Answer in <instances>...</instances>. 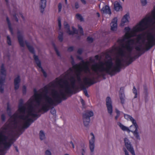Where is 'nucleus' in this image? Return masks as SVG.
<instances>
[{"label":"nucleus","instance_id":"nucleus-1","mask_svg":"<svg viewBox=\"0 0 155 155\" xmlns=\"http://www.w3.org/2000/svg\"><path fill=\"white\" fill-rule=\"evenodd\" d=\"M155 25V7L151 15L147 16L134 26L132 29L129 27L125 28V34L122 38L118 40V46L114 45L110 49L102 53L101 55L95 56V58H112L122 57L130 53L134 48L138 51L149 49L155 44V36L151 33L146 36L144 34L138 35L136 38L130 39L136 36L138 32Z\"/></svg>","mask_w":155,"mask_h":155},{"label":"nucleus","instance_id":"nucleus-2","mask_svg":"<svg viewBox=\"0 0 155 155\" xmlns=\"http://www.w3.org/2000/svg\"><path fill=\"white\" fill-rule=\"evenodd\" d=\"M136 59H108L104 63L101 62L93 64L92 68L95 72H105L112 76L120 72L121 69H124Z\"/></svg>","mask_w":155,"mask_h":155},{"label":"nucleus","instance_id":"nucleus-3","mask_svg":"<svg viewBox=\"0 0 155 155\" xmlns=\"http://www.w3.org/2000/svg\"><path fill=\"white\" fill-rule=\"evenodd\" d=\"M8 127V124L5 125V127L2 128V130H0V146L2 147V146H3V149L0 150L2 152L4 150H8L13 143V138L10 139L8 142L7 141L8 137L5 135L4 130H7Z\"/></svg>","mask_w":155,"mask_h":155},{"label":"nucleus","instance_id":"nucleus-4","mask_svg":"<svg viewBox=\"0 0 155 155\" xmlns=\"http://www.w3.org/2000/svg\"><path fill=\"white\" fill-rule=\"evenodd\" d=\"M69 80L71 82V89L69 86L68 82L67 80L63 81L62 79H61L59 81V83L63 82V83L65 85V91L68 95H70L71 96L73 94H75L78 92L79 88L75 86L76 80L74 77L71 76L69 79Z\"/></svg>","mask_w":155,"mask_h":155},{"label":"nucleus","instance_id":"nucleus-5","mask_svg":"<svg viewBox=\"0 0 155 155\" xmlns=\"http://www.w3.org/2000/svg\"><path fill=\"white\" fill-rule=\"evenodd\" d=\"M73 64V68L76 69L78 68V70L77 71L76 74V78L78 81H81V71H84L85 72L90 71V69L87 62H83L82 63V66L81 67H80L81 64Z\"/></svg>","mask_w":155,"mask_h":155},{"label":"nucleus","instance_id":"nucleus-6","mask_svg":"<svg viewBox=\"0 0 155 155\" xmlns=\"http://www.w3.org/2000/svg\"><path fill=\"white\" fill-rule=\"evenodd\" d=\"M52 95L54 101L58 104L61 103L62 100H65L67 99L66 94L61 91H60L59 94L57 91L53 90Z\"/></svg>","mask_w":155,"mask_h":155},{"label":"nucleus","instance_id":"nucleus-7","mask_svg":"<svg viewBox=\"0 0 155 155\" xmlns=\"http://www.w3.org/2000/svg\"><path fill=\"white\" fill-rule=\"evenodd\" d=\"M0 74L1 75L0 78V92L2 93L4 92L3 86L5 82L6 76V71L5 67L4 64H2L0 69Z\"/></svg>","mask_w":155,"mask_h":155},{"label":"nucleus","instance_id":"nucleus-8","mask_svg":"<svg viewBox=\"0 0 155 155\" xmlns=\"http://www.w3.org/2000/svg\"><path fill=\"white\" fill-rule=\"evenodd\" d=\"M64 25L65 29L66 32L70 35H73L74 34H78L81 35H83V31L82 27L80 25H78V31L74 27H72V28L73 31H70L69 29V26L67 23L65 22L64 23Z\"/></svg>","mask_w":155,"mask_h":155},{"label":"nucleus","instance_id":"nucleus-9","mask_svg":"<svg viewBox=\"0 0 155 155\" xmlns=\"http://www.w3.org/2000/svg\"><path fill=\"white\" fill-rule=\"evenodd\" d=\"M118 125L120 127V128L123 131H126L128 132H130V131L132 132L133 133V134L134 136L138 140H140V137L139 136V135L138 132H137V129L138 128V126L137 124V130L135 131V130H134L133 131H132L133 130H134L135 129L133 127H132V129H130L131 126L130 127V129H129L127 127L124 126L120 122H118L117 123Z\"/></svg>","mask_w":155,"mask_h":155},{"label":"nucleus","instance_id":"nucleus-10","mask_svg":"<svg viewBox=\"0 0 155 155\" xmlns=\"http://www.w3.org/2000/svg\"><path fill=\"white\" fill-rule=\"evenodd\" d=\"M94 114L92 111L87 110L85 111L83 114V118L84 125L87 127L90 121V117L93 116Z\"/></svg>","mask_w":155,"mask_h":155},{"label":"nucleus","instance_id":"nucleus-11","mask_svg":"<svg viewBox=\"0 0 155 155\" xmlns=\"http://www.w3.org/2000/svg\"><path fill=\"white\" fill-rule=\"evenodd\" d=\"M19 117L20 119L25 121L22 127L23 128H28L34 122V120L32 118H29L28 116H25L24 114L20 115Z\"/></svg>","mask_w":155,"mask_h":155},{"label":"nucleus","instance_id":"nucleus-12","mask_svg":"<svg viewBox=\"0 0 155 155\" xmlns=\"http://www.w3.org/2000/svg\"><path fill=\"white\" fill-rule=\"evenodd\" d=\"M47 103L45 104L42 105V107L40 110L39 111V112L41 111V110L43 111L44 112H46L48 111L50 108H51L52 106H53L54 104V101L52 99V101H48L46 98H44Z\"/></svg>","mask_w":155,"mask_h":155},{"label":"nucleus","instance_id":"nucleus-13","mask_svg":"<svg viewBox=\"0 0 155 155\" xmlns=\"http://www.w3.org/2000/svg\"><path fill=\"white\" fill-rule=\"evenodd\" d=\"M18 39L19 41V43L20 45L22 46L23 47L24 45L25 44H26L27 47H28L29 51L31 53H34V49L33 47L29 45V44L25 41V43L24 42L23 40V38L21 34L19 32H18Z\"/></svg>","mask_w":155,"mask_h":155},{"label":"nucleus","instance_id":"nucleus-14","mask_svg":"<svg viewBox=\"0 0 155 155\" xmlns=\"http://www.w3.org/2000/svg\"><path fill=\"white\" fill-rule=\"evenodd\" d=\"M49 89V88L48 86L46 85L40 90H41L43 93V94H42V97H43L44 98H46L48 101H52V99L48 95Z\"/></svg>","mask_w":155,"mask_h":155},{"label":"nucleus","instance_id":"nucleus-15","mask_svg":"<svg viewBox=\"0 0 155 155\" xmlns=\"http://www.w3.org/2000/svg\"><path fill=\"white\" fill-rule=\"evenodd\" d=\"M106 104L108 113L111 115L113 111V107L111 99L109 97H107L106 99Z\"/></svg>","mask_w":155,"mask_h":155},{"label":"nucleus","instance_id":"nucleus-16","mask_svg":"<svg viewBox=\"0 0 155 155\" xmlns=\"http://www.w3.org/2000/svg\"><path fill=\"white\" fill-rule=\"evenodd\" d=\"M125 146L127 149L132 155H135L134 149L131 146L129 140L127 138H125L124 139Z\"/></svg>","mask_w":155,"mask_h":155},{"label":"nucleus","instance_id":"nucleus-17","mask_svg":"<svg viewBox=\"0 0 155 155\" xmlns=\"http://www.w3.org/2000/svg\"><path fill=\"white\" fill-rule=\"evenodd\" d=\"M33 91L34 93L35 101L39 105L42 98V93L41 94H38L36 89L35 88L34 89Z\"/></svg>","mask_w":155,"mask_h":155},{"label":"nucleus","instance_id":"nucleus-18","mask_svg":"<svg viewBox=\"0 0 155 155\" xmlns=\"http://www.w3.org/2000/svg\"><path fill=\"white\" fill-rule=\"evenodd\" d=\"M124 117L127 120H130L132 122L133 124L131 126L130 129H132V127H133L135 129L133 130L132 131L134 130L135 131L137 130L136 126H137V124L136 120L131 116L127 114H124Z\"/></svg>","mask_w":155,"mask_h":155},{"label":"nucleus","instance_id":"nucleus-19","mask_svg":"<svg viewBox=\"0 0 155 155\" xmlns=\"http://www.w3.org/2000/svg\"><path fill=\"white\" fill-rule=\"evenodd\" d=\"M83 81L85 85H87L88 86H90L96 83L94 77H93L92 79L85 78L84 79Z\"/></svg>","mask_w":155,"mask_h":155},{"label":"nucleus","instance_id":"nucleus-20","mask_svg":"<svg viewBox=\"0 0 155 155\" xmlns=\"http://www.w3.org/2000/svg\"><path fill=\"white\" fill-rule=\"evenodd\" d=\"M24 101L22 99H20L19 101L18 106V110L20 113L24 114L26 108L23 104Z\"/></svg>","mask_w":155,"mask_h":155},{"label":"nucleus","instance_id":"nucleus-21","mask_svg":"<svg viewBox=\"0 0 155 155\" xmlns=\"http://www.w3.org/2000/svg\"><path fill=\"white\" fill-rule=\"evenodd\" d=\"M117 18H114L110 24L111 30L113 31H116L117 29Z\"/></svg>","mask_w":155,"mask_h":155},{"label":"nucleus","instance_id":"nucleus-22","mask_svg":"<svg viewBox=\"0 0 155 155\" xmlns=\"http://www.w3.org/2000/svg\"><path fill=\"white\" fill-rule=\"evenodd\" d=\"M124 87H121L119 92V97L121 101V103L123 104L125 103V95L124 94Z\"/></svg>","mask_w":155,"mask_h":155},{"label":"nucleus","instance_id":"nucleus-23","mask_svg":"<svg viewBox=\"0 0 155 155\" xmlns=\"http://www.w3.org/2000/svg\"><path fill=\"white\" fill-rule=\"evenodd\" d=\"M91 135L92 136V137L89 140V147L91 152H93L94 148V137L92 133H91Z\"/></svg>","mask_w":155,"mask_h":155},{"label":"nucleus","instance_id":"nucleus-24","mask_svg":"<svg viewBox=\"0 0 155 155\" xmlns=\"http://www.w3.org/2000/svg\"><path fill=\"white\" fill-rule=\"evenodd\" d=\"M129 18V15L127 14L124 15L122 18L120 25L121 26H124L126 23L129 22L128 19Z\"/></svg>","mask_w":155,"mask_h":155},{"label":"nucleus","instance_id":"nucleus-25","mask_svg":"<svg viewBox=\"0 0 155 155\" xmlns=\"http://www.w3.org/2000/svg\"><path fill=\"white\" fill-rule=\"evenodd\" d=\"M20 81L21 79L19 75H18V76L14 79V89L15 90H17L19 88Z\"/></svg>","mask_w":155,"mask_h":155},{"label":"nucleus","instance_id":"nucleus-26","mask_svg":"<svg viewBox=\"0 0 155 155\" xmlns=\"http://www.w3.org/2000/svg\"><path fill=\"white\" fill-rule=\"evenodd\" d=\"M46 0H40L39 4L41 12L42 13L45 8L46 5Z\"/></svg>","mask_w":155,"mask_h":155},{"label":"nucleus","instance_id":"nucleus-27","mask_svg":"<svg viewBox=\"0 0 155 155\" xmlns=\"http://www.w3.org/2000/svg\"><path fill=\"white\" fill-rule=\"evenodd\" d=\"M114 8L115 10L117 11H119L122 9V7L120 3L118 2H116L114 3Z\"/></svg>","mask_w":155,"mask_h":155},{"label":"nucleus","instance_id":"nucleus-28","mask_svg":"<svg viewBox=\"0 0 155 155\" xmlns=\"http://www.w3.org/2000/svg\"><path fill=\"white\" fill-rule=\"evenodd\" d=\"M102 11L104 13L108 14H111L110 10L109 7L107 6L106 5L104 7H103L102 9Z\"/></svg>","mask_w":155,"mask_h":155},{"label":"nucleus","instance_id":"nucleus-29","mask_svg":"<svg viewBox=\"0 0 155 155\" xmlns=\"http://www.w3.org/2000/svg\"><path fill=\"white\" fill-rule=\"evenodd\" d=\"M19 116H18V114H17L15 113L12 116H11V118L14 119V120L13 121V122H14V125H16V126L15 127V128H16L17 126L16 124H17V122L16 121V118L19 117Z\"/></svg>","mask_w":155,"mask_h":155},{"label":"nucleus","instance_id":"nucleus-30","mask_svg":"<svg viewBox=\"0 0 155 155\" xmlns=\"http://www.w3.org/2000/svg\"><path fill=\"white\" fill-rule=\"evenodd\" d=\"M35 62L37 66L38 67V69L40 70L42 68L41 66V61L39 60V59H34Z\"/></svg>","mask_w":155,"mask_h":155},{"label":"nucleus","instance_id":"nucleus-31","mask_svg":"<svg viewBox=\"0 0 155 155\" xmlns=\"http://www.w3.org/2000/svg\"><path fill=\"white\" fill-rule=\"evenodd\" d=\"M24 128H23V127L22 128H18V129L17 131V133L15 134H14V136H18V137H19V135L22 134L23 132V129Z\"/></svg>","mask_w":155,"mask_h":155},{"label":"nucleus","instance_id":"nucleus-32","mask_svg":"<svg viewBox=\"0 0 155 155\" xmlns=\"http://www.w3.org/2000/svg\"><path fill=\"white\" fill-rule=\"evenodd\" d=\"M35 112L33 107L31 105H30L28 107V114L27 116L29 117V115H30V113H32Z\"/></svg>","mask_w":155,"mask_h":155},{"label":"nucleus","instance_id":"nucleus-33","mask_svg":"<svg viewBox=\"0 0 155 155\" xmlns=\"http://www.w3.org/2000/svg\"><path fill=\"white\" fill-rule=\"evenodd\" d=\"M30 113V115H29V116H31L33 118H35V119L34 120V121L40 116V115L36 114H34L33 113Z\"/></svg>","mask_w":155,"mask_h":155},{"label":"nucleus","instance_id":"nucleus-34","mask_svg":"<svg viewBox=\"0 0 155 155\" xmlns=\"http://www.w3.org/2000/svg\"><path fill=\"white\" fill-rule=\"evenodd\" d=\"M82 88L84 89V92L85 95L87 97H89V96L88 94L87 91L85 86L84 85H81Z\"/></svg>","mask_w":155,"mask_h":155},{"label":"nucleus","instance_id":"nucleus-35","mask_svg":"<svg viewBox=\"0 0 155 155\" xmlns=\"http://www.w3.org/2000/svg\"><path fill=\"white\" fill-rule=\"evenodd\" d=\"M40 138L41 140H42L45 138V134L44 132L41 130L39 133Z\"/></svg>","mask_w":155,"mask_h":155},{"label":"nucleus","instance_id":"nucleus-36","mask_svg":"<svg viewBox=\"0 0 155 155\" xmlns=\"http://www.w3.org/2000/svg\"><path fill=\"white\" fill-rule=\"evenodd\" d=\"M133 92L135 96L134 98H136L137 97V90L134 86L133 87Z\"/></svg>","mask_w":155,"mask_h":155},{"label":"nucleus","instance_id":"nucleus-37","mask_svg":"<svg viewBox=\"0 0 155 155\" xmlns=\"http://www.w3.org/2000/svg\"><path fill=\"white\" fill-rule=\"evenodd\" d=\"M6 20H7V21L8 22V27H9V30H10V32H11V33L12 34H13V32H12V28H11V24H10V21H9V20L8 18V17L7 18Z\"/></svg>","mask_w":155,"mask_h":155},{"label":"nucleus","instance_id":"nucleus-38","mask_svg":"<svg viewBox=\"0 0 155 155\" xmlns=\"http://www.w3.org/2000/svg\"><path fill=\"white\" fill-rule=\"evenodd\" d=\"M76 16V18L81 21H82L83 20V17L81 15L79 14H77Z\"/></svg>","mask_w":155,"mask_h":155},{"label":"nucleus","instance_id":"nucleus-39","mask_svg":"<svg viewBox=\"0 0 155 155\" xmlns=\"http://www.w3.org/2000/svg\"><path fill=\"white\" fill-rule=\"evenodd\" d=\"M59 40L61 41L63 40V33L62 32H59V36H58Z\"/></svg>","mask_w":155,"mask_h":155},{"label":"nucleus","instance_id":"nucleus-40","mask_svg":"<svg viewBox=\"0 0 155 155\" xmlns=\"http://www.w3.org/2000/svg\"><path fill=\"white\" fill-rule=\"evenodd\" d=\"M38 70L39 71H41L42 73H43V75L44 77H47V74L45 71H44V70L43 69V68H41V69H38Z\"/></svg>","mask_w":155,"mask_h":155},{"label":"nucleus","instance_id":"nucleus-41","mask_svg":"<svg viewBox=\"0 0 155 155\" xmlns=\"http://www.w3.org/2000/svg\"><path fill=\"white\" fill-rule=\"evenodd\" d=\"M58 25L59 27V29L60 30L61 28V18L59 17L58 19Z\"/></svg>","mask_w":155,"mask_h":155},{"label":"nucleus","instance_id":"nucleus-42","mask_svg":"<svg viewBox=\"0 0 155 155\" xmlns=\"http://www.w3.org/2000/svg\"><path fill=\"white\" fill-rule=\"evenodd\" d=\"M22 93L23 95H25L26 93V86L24 85L22 87Z\"/></svg>","mask_w":155,"mask_h":155},{"label":"nucleus","instance_id":"nucleus-43","mask_svg":"<svg viewBox=\"0 0 155 155\" xmlns=\"http://www.w3.org/2000/svg\"><path fill=\"white\" fill-rule=\"evenodd\" d=\"M51 113L53 115H54L56 114V111L54 108H52L50 111Z\"/></svg>","mask_w":155,"mask_h":155},{"label":"nucleus","instance_id":"nucleus-44","mask_svg":"<svg viewBox=\"0 0 155 155\" xmlns=\"http://www.w3.org/2000/svg\"><path fill=\"white\" fill-rule=\"evenodd\" d=\"M7 41L8 45H11V41L10 40V38L8 36H7Z\"/></svg>","mask_w":155,"mask_h":155},{"label":"nucleus","instance_id":"nucleus-45","mask_svg":"<svg viewBox=\"0 0 155 155\" xmlns=\"http://www.w3.org/2000/svg\"><path fill=\"white\" fill-rule=\"evenodd\" d=\"M140 1L143 5H145L147 4V0H140Z\"/></svg>","mask_w":155,"mask_h":155},{"label":"nucleus","instance_id":"nucleus-46","mask_svg":"<svg viewBox=\"0 0 155 155\" xmlns=\"http://www.w3.org/2000/svg\"><path fill=\"white\" fill-rule=\"evenodd\" d=\"M58 8L59 12H61L62 9V5L61 3H60L58 4Z\"/></svg>","mask_w":155,"mask_h":155},{"label":"nucleus","instance_id":"nucleus-47","mask_svg":"<svg viewBox=\"0 0 155 155\" xmlns=\"http://www.w3.org/2000/svg\"><path fill=\"white\" fill-rule=\"evenodd\" d=\"M2 120L3 121H4L5 120V116L4 114H2L1 116Z\"/></svg>","mask_w":155,"mask_h":155},{"label":"nucleus","instance_id":"nucleus-48","mask_svg":"<svg viewBox=\"0 0 155 155\" xmlns=\"http://www.w3.org/2000/svg\"><path fill=\"white\" fill-rule=\"evenodd\" d=\"M87 40L89 42L91 43L93 41V39L90 37H88L87 38Z\"/></svg>","mask_w":155,"mask_h":155},{"label":"nucleus","instance_id":"nucleus-49","mask_svg":"<svg viewBox=\"0 0 155 155\" xmlns=\"http://www.w3.org/2000/svg\"><path fill=\"white\" fill-rule=\"evenodd\" d=\"M54 49L55 50V51H56V52L57 53V54L58 55V56H60V54H59V52L58 51V50L57 48H56V47L54 45Z\"/></svg>","mask_w":155,"mask_h":155},{"label":"nucleus","instance_id":"nucleus-50","mask_svg":"<svg viewBox=\"0 0 155 155\" xmlns=\"http://www.w3.org/2000/svg\"><path fill=\"white\" fill-rule=\"evenodd\" d=\"M45 155H51V152L49 150H47L45 152Z\"/></svg>","mask_w":155,"mask_h":155},{"label":"nucleus","instance_id":"nucleus-51","mask_svg":"<svg viewBox=\"0 0 155 155\" xmlns=\"http://www.w3.org/2000/svg\"><path fill=\"white\" fill-rule=\"evenodd\" d=\"M7 111H9L10 113H11V109L9 105V104H7Z\"/></svg>","mask_w":155,"mask_h":155},{"label":"nucleus","instance_id":"nucleus-52","mask_svg":"<svg viewBox=\"0 0 155 155\" xmlns=\"http://www.w3.org/2000/svg\"><path fill=\"white\" fill-rule=\"evenodd\" d=\"M123 150L125 152V155H129L128 153L125 148H124Z\"/></svg>","mask_w":155,"mask_h":155},{"label":"nucleus","instance_id":"nucleus-53","mask_svg":"<svg viewBox=\"0 0 155 155\" xmlns=\"http://www.w3.org/2000/svg\"><path fill=\"white\" fill-rule=\"evenodd\" d=\"M116 112L117 114V115H120V111L117 109H115Z\"/></svg>","mask_w":155,"mask_h":155},{"label":"nucleus","instance_id":"nucleus-54","mask_svg":"<svg viewBox=\"0 0 155 155\" xmlns=\"http://www.w3.org/2000/svg\"><path fill=\"white\" fill-rule=\"evenodd\" d=\"M73 47H69L68 48V50L69 51H72L73 50Z\"/></svg>","mask_w":155,"mask_h":155},{"label":"nucleus","instance_id":"nucleus-55","mask_svg":"<svg viewBox=\"0 0 155 155\" xmlns=\"http://www.w3.org/2000/svg\"><path fill=\"white\" fill-rule=\"evenodd\" d=\"M82 51V50L81 49H79L78 50V54H81Z\"/></svg>","mask_w":155,"mask_h":155},{"label":"nucleus","instance_id":"nucleus-56","mask_svg":"<svg viewBox=\"0 0 155 155\" xmlns=\"http://www.w3.org/2000/svg\"><path fill=\"white\" fill-rule=\"evenodd\" d=\"M75 7L76 8H78L79 7V5L78 3L76 2L75 4Z\"/></svg>","mask_w":155,"mask_h":155},{"label":"nucleus","instance_id":"nucleus-57","mask_svg":"<svg viewBox=\"0 0 155 155\" xmlns=\"http://www.w3.org/2000/svg\"><path fill=\"white\" fill-rule=\"evenodd\" d=\"M81 103L83 105V106H84V101L82 99H81Z\"/></svg>","mask_w":155,"mask_h":155},{"label":"nucleus","instance_id":"nucleus-58","mask_svg":"<svg viewBox=\"0 0 155 155\" xmlns=\"http://www.w3.org/2000/svg\"><path fill=\"white\" fill-rule=\"evenodd\" d=\"M19 17H21V18L23 20H24V18L23 16L22 15V14H20L19 15Z\"/></svg>","mask_w":155,"mask_h":155},{"label":"nucleus","instance_id":"nucleus-59","mask_svg":"<svg viewBox=\"0 0 155 155\" xmlns=\"http://www.w3.org/2000/svg\"><path fill=\"white\" fill-rule=\"evenodd\" d=\"M70 143L72 144V148H74V143H73L71 141L70 142Z\"/></svg>","mask_w":155,"mask_h":155},{"label":"nucleus","instance_id":"nucleus-60","mask_svg":"<svg viewBox=\"0 0 155 155\" xmlns=\"http://www.w3.org/2000/svg\"><path fill=\"white\" fill-rule=\"evenodd\" d=\"M14 17L15 18V19L16 20V21H18V18H17L16 16V15H14Z\"/></svg>","mask_w":155,"mask_h":155},{"label":"nucleus","instance_id":"nucleus-61","mask_svg":"<svg viewBox=\"0 0 155 155\" xmlns=\"http://www.w3.org/2000/svg\"><path fill=\"white\" fill-rule=\"evenodd\" d=\"M120 115H117L115 117V119L117 120L119 117Z\"/></svg>","mask_w":155,"mask_h":155},{"label":"nucleus","instance_id":"nucleus-62","mask_svg":"<svg viewBox=\"0 0 155 155\" xmlns=\"http://www.w3.org/2000/svg\"><path fill=\"white\" fill-rule=\"evenodd\" d=\"M81 1L84 4H86V2L84 0H81Z\"/></svg>","mask_w":155,"mask_h":155},{"label":"nucleus","instance_id":"nucleus-63","mask_svg":"<svg viewBox=\"0 0 155 155\" xmlns=\"http://www.w3.org/2000/svg\"><path fill=\"white\" fill-rule=\"evenodd\" d=\"M85 151L84 149H82V155H84V153Z\"/></svg>","mask_w":155,"mask_h":155},{"label":"nucleus","instance_id":"nucleus-64","mask_svg":"<svg viewBox=\"0 0 155 155\" xmlns=\"http://www.w3.org/2000/svg\"><path fill=\"white\" fill-rule=\"evenodd\" d=\"M15 150H16V151L17 152H18V148H17V146H15Z\"/></svg>","mask_w":155,"mask_h":155}]
</instances>
